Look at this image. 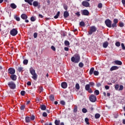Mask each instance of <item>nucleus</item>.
<instances>
[{
    "mask_svg": "<svg viewBox=\"0 0 125 125\" xmlns=\"http://www.w3.org/2000/svg\"><path fill=\"white\" fill-rule=\"evenodd\" d=\"M81 57H80V55L79 54H76L74 55V57H72L71 58V61L72 62H74V63H79Z\"/></svg>",
    "mask_w": 125,
    "mask_h": 125,
    "instance_id": "1",
    "label": "nucleus"
},
{
    "mask_svg": "<svg viewBox=\"0 0 125 125\" xmlns=\"http://www.w3.org/2000/svg\"><path fill=\"white\" fill-rule=\"evenodd\" d=\"M29 72L32 76V78L34 81H36V80L38 79V75L36 73V70H35L33 67H31L29 69Z\"/></svg>",
    "mask_w": 125,
    "mask_h": 125,
    "instance_id": "2",
    "label": "nucleus"
},
{
    "mask_svg": "<svg viewBox=\"0 0 125 125\" xmlns=\"http://www.w3.org/2000/svg\"><path fill=\"white\" fill-rule=\"evenodd\" d=\"M96 31H97V28L94 25L90 27V30L88 33L89 35H92V34H93V33H95Z\"/></svg>",
    "mask_w": 125,
    "mask_h": 125,
    "instance_id": "3",
    "label": "nucleus"
},
{
    "mask_svg": "<svg viewBox=\"0 0 125 125\" xmlns=\"http://www.w3.org/2000/svg\"><path fill=\"white\" fill-rule=\"evenodd\" d=\"M8 85L11 89H15L16 88V84L13 81L8 82Z\"/></svg>",
    "mask_w": 125,
    "mask_h": 125,
    "instance_id": "4",
    "label": "nucleus"
},
{
    "mask_svg": "<svg viewBox=\"0 0 125 125\" xmlns=\"http://www.w3.org/2000/svg\"><path fill=\"white\" fill-rule=\"evenodd\" d=\"M89 99L91 102L94 103L97 100V98H96V96L94 94H91L89 97Z\"/></svg>",
    "mask_w": 125,
    "mask_h": 125,
    "instance_id": "5",
    "label": "nucleus"
},
{
    "mask_svg": "<svg viewBox=\"0 0 125 125\" xmlns=\"http://www.w3.org/2000/svg\"><path fill=\"white\" fill-rule=\"evenodd\" d=\"M10 34L12 37H15L18 34V31L16 29L14 28L10 31Z\"/></svg>",
    "mask_w": 125,
    "mask_h": 125,
    "instance_id": "6",
    "label": "nucleus"
},
{
    "mask_svg": "<svg viewBox=\"0 0 125 125\" xmlns=\"http://www.w3.org/2000/svg\"><path fill=\"white\" fill-rule=\"evenodd\" d=\"M105 24L108 28H112V21L111 20L109 19L105 20Z\"/></svg>",
    "mask_w": 125,
    "mask_h": 125,
    "instance_id": "7",
    "label": "nucleus"
},
{
    "mask_svg": "<svg viewBox=\"0 0 125 125\" xmlns=\"http://www.w3.org/2000/svg\"><path fill=\"white\" fill-rule=\"evenodd\" d=\"M8 75H14L15 74V69L13 67H10L8 69Z\"/></svg>",
    "mask_w": 125,
    "mask_h": 125,
    "instance_id": "8",
    "label": "nucleus"
},
{
    "mask_svg": "<svg viewBox=\"0 0 125 125\" xmlns=\"http://www.w3.org/2000/svg\"><path fill=\"white\" fill-rule=\"evenodd\" d=\"M85 89L86 91H88L89 93H92V92H93V91H92V89L90 88V86L88 84L85 85Z\"/></svg>",
    "mask_w": 125,
    "mask_h": 125,
    "instance_id": "9",
    "label": "nucleus"
},
{
    "mask_svg": "<svg viewBox=\"0 0 125 125\" xmlns=\"http://www.w3.org/2000/svg\"><path fill=\"white\" fill-rule=\"evenodd\" d=\"M82 4L83 6H84L85 7H89V6H90L89 2L86 1H83L82 3Z\"/></svg>",
    "mask_w": 125,
    "mask_h": 125,
    "instance_id": "10",
    "label": "nucleus"
},
{
    "mask_svg": "<svg viewBox=\"0 0 125 125\" xmlns=\"http://www.w3.org/2000/svg\"><path fill=\"white\" fill-rule=\"evenodd\" d=\"M82 15H84L85 16H88L89 15V12L87 10H83L82 12Z\"/></svg>",
    "mask_w": 125,
    "mask_h": 125,
    "instance_id": "11",
    "label": "nucleus"
},
{
    "mask_svg": "<svg viewBox=\"0 0 125 125\" xmlns=\"http://www.w3.org/2000/svg\"><path fill=\"white\" fill-rule=\"evenodd\" d=\"M10 78L12 81H16V80H17V76L15 74H12L10 76Z\"/></svg>",
    "mask_w": 125,
    "mask_h": 125,
    "instance_id": "12",
    "label": "nucleus"
},
{
    "mask_svg": "<svg viewBox=\"0 0 125 125\" xmlns=\"http://www.w3.org/2000/svg\"><path fill=\"white\" fill-rule=\"evenodd\" d=\"M61 86L62 88H67V87L68 86V84L66 82H62L61 83Z\"/></svg>",
    "mask_w": 125,
    "mask_h": 125,
    "instance_id": "13",
    "label": "nucleus"
},
{
    "mask_svg": "<svg viewBox=\"0 0 125 125\" xmlns=\"http://www.w3.org/2000/svg\"><path fill=\"white\" fill-rule=\"evenodd\" d=\"M69 12L67 11H65L63 13V17L65 19H66V18H67V17H69Z\"/></svg>",
    "mask_w": 125,
    "mask_h": 125,
    "instance_id": "14",
    "label": "nucleus"
},
{
    "mask_svg": "<svg viewBox=\"0 0 125 125\" xmlns=\"http://www.w3.org/2000/svg\"><path fill=\"white\" fill-rule=\"evenodd\" d=\"M21 19H23V20H26V19H28V16L26 15V14H22L21 16Z\"/></svg>",
    "mask_w": 125,
    "mask_h": 125,
    "instance_id": "15",
    "label": "nucleus"
},
{
    "mask_svg": "<svg viewBox=\"0 0 125 125\" xmlns=\"http://www.w3.org/2000/svg\"><path fill=\"white\" fill-rule=\"evenodd\" d=\"M108 45H109V42H108L107 41L103 43V46L104 48H107Z\"/></svg>",
    "mask_w": 125,
    "mask_h": 125,
    "instance_id": "16",
    "label": "nucleus"
},
{
    "mask_svg": "<svg viewBox=\"0 0 125 125\" xmlns=\"http://www.w3.org/2000/svg\"><path fill=\"white\" fill-rule=\"evenodd\" d=\"M10 7L12 9H16V8H17V5H16L14 3H12L10 4Z\"/></svg>",
    "mask_w": 125,
    "mask_h": 125,
    "instance_id": "17",
    "label": "nucleus"
},
{
    "mask_svg": "<svg viewBox=\"0 0 125 125\" xmlns=\"http://www.w3.org/2000/svg\"><path fill=\"white\" fill-rule=\"evenodd\" d=\"M119 69V67L117 66H112L110 69V71H111V72H112V71H115V70H118Z\"/></svg>",
    "mask_w": 125,
    "mask_h": 125,
    "instance_id": "18",
    "label": "nucleus"
},
{
    "mask_svg": "<svg viewBox=\"0 0 125 125\" xmlns=\"http://www.w3.org/2000/svg\"><path fill=\"white\" fill-rule=\"evenodd\" d=\"M25 123H31V118L29 116L25 117Z\"/></svg>",
    "mask_w": 125,
    "mask_h": 125,
    "instance_id": "19",
    "label": "nucleus"
},
{
    "mask_svg": "<svg viewBox=\"0 0 125 125\" xmlns=\"http://www.w3.org/2000/svg\"><path fill=\"white\" fill-rule=\"evenodd\" d=\"M24 1L25 2H27V3H28V4H29L30 5H33L32 2L34 1V0H24Z\"/></svg>",
    "mask_w": 125,
    "mask_h": 125,
    "instance_id": "20",
    "label": "nucleus"
},
{
    "mask_svg": "<svg viewBox=\"0 0 125 125\" xmlns=\"http://www.w3.org/2000/svg\"><path fill=\"white\" fill-rule=\"evenodd\" d=\"M40 108L42 111H45V110H46V106L44 104L41 105Z\"/></svg>",
    "mask_w": 125,
    "mask_h": 125,
    "instance_id": "21",
    "label": "nucleus"
},
{
    "mask_svg": "<svg viewBox=\"0 0 125 125\" xmlns=\"http://www.w3.org/2000/svg\"><path fill=\"white\" fill-rule=\"evenodd\" d=\"M115 63L116 65H119L120 66L123 64V62L121 61H115Z\"/></svg>",
    "mask_w": 125,
    "mask_h": 125,
    "instance_id": "22",
    "label": "nucleus"
},
{
    "mask_svg": "<svg viewBox=\"0 0 125 125\" xmlns=\"http://www.w3.org/2000/svg\"><path fill=\"white\" fill-rule=\"evenodd\" d=\"M39 2H38L37 1H34L33 3V6H35V7H37V6H39Z\"/></svg>",
    "mask_w": 125,
    "mask_h": 125,
    "instance_id": "23",
    "label": "nucleus"
},
{
    "mask_svg": "<svg viewBox=\"0 0 125 125\" xmlns=\"http://www.w3.org/2000/svg\"><path fill=\"white\" fill-rule=\"evenodd\" d=\"M94 72V67L91 68L89 71V75H92V74H93Z\"/></svg>",
    "mask_w": 125,
    "mask_h": 125,
    "instance_id": "24",
    "label": "nucleus"
},
{
    "mask_svg": "<svg viewBox=\"0 0 125 125\" xmlns=\"http://www.w3.org/2000/svg\"><path fill=\"white\" fill-rule=\"evenodd\" d=\"M60 15V11H58L56 14V15H55L54 17V18L55 19H57L59 17V16Z\"/></svg>",
    "mask_w": 125,
    "mask_h": 125,
    "instance_id": "25",
    "label": "nucleus"
},
{
    "mask_svg": "<svg viewBox=\"0 0 125 125\" xmlns=\"http://www.w3.org/2000/svg\"><path fill=\"white\" fill-rule=\"evenodd\" d=\"M89 84V86H91V87H93V86L95 85V83H94V82H90L89 83V84Z\"/></svg>",
    "mask_w": 125,
    "mask_h": 125,
    "instance_id": "26",
    "label": "nucleus"
},
{
    "mask_svg": "<svg viewBox=\"0 0 125 125\" xmlns=\"http://www.w3.org/2000/svg\"><path fill=\"white\" fill-rule=\"evenodd\" d=\"M49 98L51 101H54V95H50L49 96Z\"/></svg>",
    "mask_w": 125,
    "mask_h": 125,
    "instance_id": "27",
    "label": "nucleus"
},
{
    "mask_svg": "<svg viewBox=\"0 0 125 125\" xmlns=\"http://www.w3.org/2000/svg\"><path fill=\"white\" fill-rule=\"evenodd\" d=\"M55 125H60V120H56L55 121Z\"/></svg>",
    "mask_w": 125,
    "mask_h": 125,
    "instance_id": "28",
    "label": "nucleus"
},
{
    "mask_svg": "<svg viewBox=\"0 0 125 125\" xmlns=\"http://www.w3.org/2000/svg\"><path fill=\"white\" fill-rule=\"evenodd\" d=\"M100 114L99 113H96L95 115V119H99L100 118Z\"/></svg>",
    "mask_w": 125,
    "mask_h": 125,
    "instance_id": "29",
    "label": "nucleus"
},
{
    "mask_svg": "<svg viewBox=\"0 0 125 125\" xmlns=\"http://www.w3.org/2000/svg\"><path fill=\"white\" fill-rule=\"evenodd\" d=\"M23 67H21V66L19 67L18 68V71L20 73V72H22V71H23Z\"/></svg>",
    "mask_w": 125,
    "mask_h": 125,
    "instance_id": "30",
    "label": "nucleus"
},
{
    "mask_svg": "<svg viewBox=\"0 0 125 125\" xmlns=\"http://www.w3.org/2000/svg\"><path fill=\"white\" fill-rule=\"evenodd\" d=\"M64 44L65 45H66V46H68V45H70V42H69V41L65 40L64 41Z\"/></svg>",
    "mask_w": 125,
    "mask_h": 125,
    "instance_id": "31",
    "label": "nucleus"
},
{
    "mask_svg": "<svg viewBox=\"0 0 125 125\" xmlns=\"http://www.w3.org/2000/svg\"><path fill=\"white\" fill-rule=\"evenodd\" d=\"M28 62H29L28 60H24L23 61V63L24 65H27L28 64Z\"/></svg>",
    "mask_w": 125,
    "mask_h": 125,
    "instance_id": "32",
    "label": "nucleus"
},
{
    "mask_svg": "<svg viewBox=\"0 0 125 125\" xmlns=\"http://www.w3.org/2000/svg\"><path fill=\"white\" fill-rule=\"evenodd\" d=\"M113 23L116 24H118V23H119V20H118L117 19H114L113 20Z\"/></svg>",
    "mask_w": 125,
    "mask_h": 125,
    "instance_id": "33",
    "label": "nucleus"
},
{
    "mask_svg": "<svg viewBox=\"0 0 125 125\" xmlns=\"http://www.w3.org/2000/svg\"><path fill=\"white\" fill-rule=\"evenodd\" d=\"M80 25L81 26V27H84V26H85V24L84 23V22H83V21L80 22Z\"/></svg>",
    "mask_w": 125,
    "mask_h": 125,
    "instance_id": "34",
    "label": "nucleus"
},
{
    "mask_svg": "<svg viewBox=\"0 0 125 125\" xmlns=\"http://www.w3.org/2000/svg\"><path fill=\"white\" fill-rule=\"evenodd\" d=\"M74 113H77L78 112V106H75L73 109Z\"/></svg>",
    "mask_w": 125,
    "mask_h": 125,
    "instance_id": "35",
    "label": "nucleus"
},
{
    "mask_svg": "<svg viewBox=\"0 0 125 125\" xmlns=\"http://www.w3.org/2000/svg\"><path fill=\"white\" fill-rule=\"evenodd\" d=\"M119 24V27H120L121 28H123V27L125 26V24H124V23H123V22H120Z\"/></svg>",
    "mask_w": 125,
    "mask_h": 125,
    "instance_id": "36",
    "label": "nucleus"
},
{
    "mask_svg": "<svg viewBox=\"0 0 125 125\" xmlns=\"http://www.w3.org/2000/svg\"><path fill=\"white\" fill-rule=\"evenodd\" d=\"M14 18L16 20V21H20V18L19 17H18L17 16H15Z\"/></svg>",
    "mask_w": 125,
    "mask_h": 125,
    "instance_id": "37",
    "label": "nucleus"
},
{
    "mask_svg": "<svg viewBox=\"0 0 125 125\" xmlns=\"http://www.w3.org/2000/svg\"><path fill=\"white\" fill-rule=\"evenodd\" d=\"M89 119H88V118H85V122L86 125H89Z\"/></svg>",
    "mask_w": 125,
    "mask_h": 125,
    "instance_id": "38",
    "label": "nucleus"
},
{
    "mask_svg": "<svg viewBox=\"0 0 125 125\" xmlns=\"http://www.w3.org/2000/svg\"><path fill=\"white\" fill-rule=\"evenodd\" d=\"M93 74L95 76H98L99 75V72L98 71H94Z\"/></svg>",
    "mask_w": 125,
    "mask_h": 125,
    "instance_id": "39",
    "label": "nucleus"
},
{
    "mask_svg": "<svg viewBox=\"0 0 125 125\" xmlns=\"http://www.w3.org/2000/svg\"><path fill=\"white\" fill-rule=\"evenodd\" d=\"M75 87L76 88V89H80V84H79V83H77L75 85Z\"/></svg>",
    "mask_w": 125,
    "mask_h": 125,
    "instance_id": "40",
    "label": "nucleus"
},
{
    "mask_svg": "<svg viewBox=\"0 0 125 125\" xmlns=\"http://www.w3.org/2000/svg\"><path fill=\"white\" fill-rule=\"evenodd\" d=\"M115 45L116 46H117L118 47H119V46H121V43H120L119 42H117L115 43Z\"/></svg>",
    "mask_w": 125,
    "mask_h": 125,
    "instance_id": "41",
    "label": "nucleus"
},
{
    "mask_svg": "<svg viewBox=\"0 0 125 125\" xmlns=\"http://www.w3.org/2000/svg\"><path fill=\"white\" fill-rule=\"evenodd\" d=\"M94 93L96 95H99V90H95V91L94 92Z\"/></svg>",
    "mask_w": 125,
    "mask_h": 125,
    "instance_id": "42",
    "label": "nucleus"
},
{
    "mask_svg": "<svg viewBox=\"0 0 125 125\" xmlns=\"http://www.w3.org/2000/svg\"><path fill=\"white\" fill-rule=\"evenodd\" d=\"M63 8L64 9H65V10H68V6H67V5H66L65 4H64L63 5Z\"/></svg>",
    "mask_w": 125,
    "mask_h": 125,
    "instance_id": "43",
    "label": "nucleus"
},
{
    "mask_svg": "<svg viewBox=\"0 0 125 125\" xmlns=\"http://www.w3.org/2000/svg\"><path fill=\"white\" fill-rule=\"evenodd\" d=\"M21 94L22 96H24V95L26 94V92H25L24 90H22L21 92Z\"/></svg>",
    "mask_w": 125,
    "mask_h": 125,
    "instance_id": "44",
    "label": "nucleus"
},
{
    "mask_svg": "<svg viewBox=\"0 0 125 125\" xmlns=\"http://www.w3.org/2000/svg\"><path fill=\"white\" fill-rule=\"evenodd\" d=\"M117 24L114 23V22L112 23V24H111V27L112 28H117Z\"/></svg>",
    "mask_w": 125,
    "mask_h": 125,
    "instance_id": "45",
    "label": "nucleus"
},
{
    "mask_svg": "<svg viewBox=\"0 0 125 125\" xmlns=\"http://www.w3.org/2000/svg\"><path fill=\"white\" fill-rule=\"evenodd\" d=\"M82 112H83V113H87V109H86L85 108H83L82 109Z\"/></svg>",
    "mask_w": 125,
    "mask_h": 125,
    "instance_id": "46",
    "label": "nucleus"
},
{
    "mask_svg": "<svg viewBox=\"0 0 125 125\" xmlns=\"http://www.w3.org/2000/svg\"><path fill=\"white\" fill-rule=\"evenodd\" d=\"M30 20L32 22H34V21H36V18L34 17H32L30 18Z\"/></svg>",
    "mask_w": 125,
    "mask_h": 125,
    "instance_id": "47",
    "label": "nucleus"
},
{
    "mask_svg": "<svg viewBox=\"0 0 125 125\" xmlns=\"http://www.w3.org/2000/svg\"><path fill=\"white\" fill-rule=\"evenodd\" d=\"M30 118V121H34L35 119V115H32Z\"/></svg>",
    "mask_w": 125,
    "mask_h": 125,
    "instance_id": "48",
    "label": "nucleus"
},
{
    "mask_svg": "<svg viewBox=\"0 0 125 125\" xmlns=\"http://www.w3.org/2000/svg\"><path fill=\"white\" fill-rule=\"evenodd\" d=\"M25 105H21L20 107L21 110V111L24 110V109H25Z\"/></svg>",
    "mask_w": 125,
    "mask_h": 125,
    "instance_id": "49",
    "label": "nucleus"
},
{
    "mask_svg": "<svg viewBox=\"0 0 125 125\" xmlns=\"http://www.w3.org/2000/svg\"><path fill=\"white\" fill-rule=\"evenodd\" d=\"M33 36H34V39H37V38H38V33H37L36 32L34 33L33 34Z\"/></svg>",
    "mask_w": 125,
    "mask_h": 125,
    "instance_id": "50",
    "label": "nucleus"
},
{
    "mask_svg": "<svg viewBox=\"0 0 125 125\" xmlns=\"http://www.w3.org/2000/svg\"><path fill=\"white\" fill-rule=\"evenodd\" d=\"M79 66L80 67V68H83V62H80Z\"/></svg>",
    "mask_w": 125,
    "mask_h": 125,
    "instance_id": "51",
    "label": "nucleus"
},
{
    "mask_svg": "<svg viewBox=\"0 0 125 125\" xmlns=\"http://www.w3.org/2000/svg\"><path fill=\"white\" fill-rule=\"evenodd\" d=\"M103 5L101 3H99L98 5V8H102Z\"/></svg>",
    "mask_w": 125,
    "mask_h": 125,
    "instance_id": "52",
    "label": "nucleus"
},
{
    "mask_svg": "<svg viewBox=\"0 0 125 125\" xmlns=\"http://www.w3.org/2000/svg\"><path fill=\"white\" fill-rule=\"evenodd\" d=\"M123 89H124V86L123 85H120V88L119 89V90H123Z\"/></svg>",
    "mask_w": 125,
    "mask_h": 125,
    "instance_id": "53",
    "label": "nucleus"
},
{
    "mask_svg": "<svg viewBox=\"0 0 125 125\" xmlns=\"http://www.w3.org/2000/svg\"><path fill=\"white\" fill-rule=\"evenodd\" d=\"M121 46L122 47V49H123V50H125V44H124V43H121Z\"/></svg>",
    "mask_w": 125,
    "mask_h": 125,
    "instance_id": "54",
    "label": "nucleus"
},
{
    "mask_svg": "<svg viewBox=\"0 0 125 125\" xmlns=\"http://www.w3.org/2000/svg\"><path fill=\"white\" fill-rule=\"evenodd\" d=\"M61 104H62V105H66V103H65V101H61Z\"/></svg>",
    "mask_w": 125,
    "mask_h": 125,
    "instance_id": "55",
    "label": "nucleus"
},
{
    "mask_svg": "<svg viewBox=\"0 0 125 125\" xmlns=\"http://www.w3.org/2000/svg\"><path fill=\"white\" fill-rule=\"evenodd\" d=\"M42 117H47V113L46 112H43Z\"/></svg>",
    "mask_w": 125,
    "mask_h": 125,
    "instance_id": "56",
    "label": "nucleus"
},
{
    "mask_svg": "<svg viewBox=\"0 0 125 125\" xmlns=\"http://www.w3.org/2000/svg\"><path fill=\"white\" fill-rule=\"evenodd\" d=\"M115 88L116 90H118L119 89V84L115 85Z\"/></svg>",
    "mask_w": 125,
    "mask_h": 125,
    "instance_id": "57",
    "label": "nucleus"
},
{
    "mask_svg": "<svg viewBox=\"0 0 125 125\" xmlns=\"http://www.w3.org/2000/svg\"><path fill=\"white\" fill-rule=\"evenodd\" d=\"M51 49H52V50H53V51H55V50H56V49L55 48V47H54V46H52L51 47Z\"/></svg>",
    "mask_w": 125,
    "mask_h": 125,
    "instance_id": "58",
    "label": "nucleus"
},
{
    "mask_svg": "<svg viewBox=\"0 0 125 125\" xmlns=\"http://www.w3.org/2000/svg\"><path fill=\"white\" fill-rule=\"evenodd\" d=\"M27 85L30 86V85H31L32 83H31V82L28 81V82L27 83Z\"/></svg>",
    "mask_w": 125,
    "mask_h": 125,
    "instance_id": "59",
    "label": "nucleus"
},
{
    "mask_svg": "<svg viewBox=\"0 0 125 125\" xmlns=\"http://www.w3.org/2000/svg\"><path fill=\"white\" fill-rule=\"evenodd\" d=\"M97 86L98 87H99L100 86H101V83H97Z\"/></svg>",
    "mask_w": 125,
    "mask_h": 125,
    "instance_id": "60",
    "label": "nucleus"
},
{
    "mask_svg": "<svg viewBox=\"0 0 125 125\" xmlns=\"http://www.w3.org/2000/svg\"><path fill=\"white\" fill-rule=\"evenodd\" d=\"M122 2L124 6L125 7V0H122Z\"/></svg>",
    "mask_w": 125,
    "mask_h": 125,
    "instance_id": "61",
    "label": "nucleus"
},
{
    "mask_svg": "<svg viewBox=\"0 0 125 125\" xmlns=\"http://www.w3.org/2000/svg\"><path fill=\"white\" fill-rule=\"evenodd\" d=\"M64 50L65 51H69V48L67 47H64Z\"/></svg>",
    "mask_w": 125,
    "mask_h": 125,
    "instance_id": "62",
    "label": "nucleus"
},
{
    "mask_svg": "<svg viewBox=\"0 0 125 125\" xmlns=\"http://www.w3.org/2000/svg\"><path fill=\"white\" fill-rule=\"evenodd\" d=\"M104 87H105V89H109V88H110V86H109L108 85H105Z\"/></svg>",
    "mask_w": 125,
    "mask_h": 125,
    "instance_id": "63",
    "label": "nucleus"
},
{
    "mask_svg": "<svg viewBox=\"0 0 125 125\" xmlns=\"http://www.w3.org/2000/svg\"><path fill=\"white\" fill-rule=\"evenodd\" d=\"M44 125H52V123H50L48 124V123H45Z\"/></svg>",
    "mask_w": 125,
    "mask_h": 125,
    "instance_id": "64",
    "label": "nucleus"
}]
</instances>
